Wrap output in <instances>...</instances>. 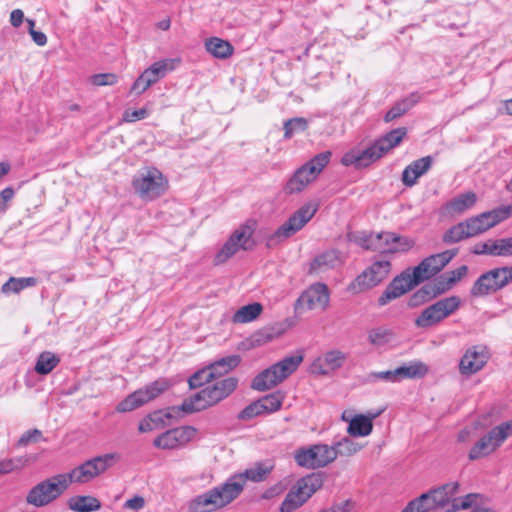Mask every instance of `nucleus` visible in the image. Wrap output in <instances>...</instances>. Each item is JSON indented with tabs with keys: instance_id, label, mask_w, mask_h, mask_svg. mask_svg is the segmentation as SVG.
<instances>
[{
	"instance_id": "1",
	"label": "nucleus",
	"mask_w": 512,
	"mask_h": 512,
	"mask_svg": "<svg viewBox=\"0 0 512 512\" xmlns=\"http://www.w3.org/2000/svg\"><path fill=\"white\" fill-rule=\"evenodd\" d=\"M241 495V484L238 482H225L197 495L188 504L190 512H214L220 510Z\"/></svg>"
},
{
	"instance_id": "2",
	"label": "nucleus",
	"mask_w": 512,
	"mask_h": 512,
	"mask_svg": "<svg viewBox=\"0 0 512 512\" xmlns=\"http://www.w3.org/2000/svg\"><path fill=\"white\" fill-rule=\"evenodd\" d=\"M237 385L238 380L235 377H227L216 381L185 399L179 409L185 413L205 410L227 398L236 389Z\"/></svg>"
},
{
	"instance_id": "3",
	"label": "nucleus",
	"mask_w": 512,
	"mask_h": 512,
	"mask_svg": "<svg viewBox=\"0 0 512 512\" xmlns=\"http://www.w3.org/2000/svg\"><path fill=\"white\" fill-rule=\"evenodd\" d=\"M303 359L302 351L286 356L256 375L252 380L251 388L260 392L272 389L293 374Z\"/></svg>"
},
{
	"instance_id": "4",
	"label": "nucleus",
	"mask_w": 512,
	"mask_h": 512,
	"mask_svg": "<svg viewBox=\"0 0 512 512\" xmlns=\"http://www.w3.org/2000/svg\"><path fill=\"white\" fill-rule=\"evenodd\" d=\"M131 185L141 200L150 202L166 192L168 181L156 167H143L133 176Z\"/></svg>"
},
{
	"instance_id": "5",
	"label": "nucleus",
	"mask_w": 512,
	"mask_h": 512,
	"mask_svg": "<svg viewBox=\"0 0 512 512\" xmlns=\"http://www.w3.org/2000/svg\"><path fill=\"white\" fill-rule=\"evenodd\" d=\"M330 157L329 151L322 152L299 167L287 181L284 187L285 193L295 194L303 191L328 165Z\"/></svg>"
},
{
	"instance_id": "6",
	"label": "nucleus",
	"mask_w": 512,
	"mask_h": 512,
	"mask_svg": "<svg viewBox=\"0 0 512 512\" xmlns=\"http://www.w3.org/2000/svg\"><path fill=\"white\" fill-rule=\"evenodd\" d=\"M319 204L310 201L296 210L286 222H284L276 231L267 238V246L272 247L290 238L300 231L316 214Z\"/></svg>"
},
{
	"instance_id": "7",
	"label": "nucleus",
	"mask_w": 512,
	"mask_h": 512,
	"mask_svg": "<svg viewBox=\"0 0 512 512\" xmlns=\"http://www.w3.org/2000/svg\"><path fill=\"white\" fill-rule=\"evenodd\" d=\"M324 476L322 473H311L299 479L288 492L280 506V512H293L301 507L315 492L322 488Z\"/></svg>"
},
{
	"instance_id": "8",
	"label": "nucleus",
	"mask_w": 512,
	"mask_h": 512,
	"mask_svg": "<svg viewBox=\"0 0 512 512\" xmlns=\"http://www.w3.org/2000/svg\"><path fill=\"white\" fill-rule=\"evenodd\" d=\"M119 458V454L117 453H107L96 456L86 460L65 474L70 485L72 483L85 484L106 472Z\"/></svg>"
},
{
	"instance_id": "9",
	"label": "nucleus",
	"mask_w": 512,
	"mask_h": 512,
	"mask_svg": "<svg viewBox=\"0 0 512 512\" xmlns=\"http://www.w3.org/2000/svg\"><path fill=\"white\" fill-rule=\"evenodd\" d=\"M70 486L66 474H57L35 485L27 494L26 501L35 507L48 505Z\"/></svg>"
},
{
	"instance_id": "10",
	"label": "nucleus",
	"mask_w": 512,
	"mask_h": 512,
	"mask_svg": "<svg viewBox=\"0 0 512 512\" xmlns=\"http://www.w3.org/2000/svg\"><path fill=\"white\" fill-rule=\"evenodd\" d=\"M512 283V266L493 268L481 274L471 288V295L484 297L505 288Z\"/></svg>"
},
{
	"instance_id": "11",
	"label": "nucleus",
	"mask_w": 512,
	"mask_h": 512,
	"mask_svg": "<svg viewBox=\"0 0 512 512\" xmlns=\"http://www.w3.org/2000/svg\"><path fill=\"white\" fill-rule=\"evenodd\" d=\"M512 435V419L502 422L482 436L470 449L469 459L478 460L496 451Z\"/></svg>"
},
{
	"instance_id": "12",
	"label": "nucleus",
	"mask_w": 512,
	"mask_h": 512,
	"mask_svg": "<svg viewBox=\"0 0 512 512\" xmlns=\"http://www.w3.org/2000/svg\"><path fill=\"white\" fill-rule=\"evenodd\" d=\"M459 296L453 295L426 307L415 320L418 328H429L437 325L454 314L461 307Z\"/></svg>"
},
{
	"instance_id": "13",
	"label": "nucleus",
	"mask_w": 512,
	"mask_h": 512,
	"mask_svg": "<svg viewBox=\"0 0 512 512\" xmlns=\"http://www.w3.org/2000/svg\"><path fill=\"white\" fill-rule=\"evenodd\" d=\"M253 233L254 230L250 225L243 224L238 227L215 255L214 263L216 265L225 263L239 250H251L255 245L252 239Z\"/></svg>"
},
{
	"instance_id": "14",
	"label": "nucleus",
	"mask_w": 512,
	"mask_h": 512,
	"mask_svg": "<svg viewBox=\"0 0 512 512\" xmlns=\"http://www.w3.org/2000/svg\"><path fill=\"white\" fill-rule=\"evenodd\" d=\"M170 387V381L165 378H160L154 382L146 385L144 388L138 389L128 395L118 405L116 410L118 412L133 411L149 401L157 398Z\"/></svg>"
},
{
	"instance_id": "15",
	"label": "nucleus",
	"mask_w": 512,
	"mask_h": 512,
	"mask_svg": "<svg viewBox=\"0 0 512 512\" xmlns=\"http://www.w3.org/2000/svg\"><path fill=\"white\" fill-rule=\"evenodd\" d=\"M391 264L387 260L376 261L359 274L348 286L352 294H360L384 281L390 272Z\"/></svg>"
},
{
	"instance_id": "16",
	"label": "nucleus",
	"mask_w": 512,
	"mask_h": 512,
	"mask_svg": "<svg viewBox=\"0 0 512 512\" xmlns=\"http://www.w3.org/2000/svg\"><path fill=\"white\" fill-rule=\"evenodd\" d=\"M511 215L512 206H502L471 217L466 220V223L472 234V237H474L496 226L500 222L509 218Z\"/></svg>"
},
{
	"instance_id": "17",
	"label": "nucleus",
	"mask_w": 512,
	"mask_h": 512,
	"mask_svg": "<svg viewBox=\"0 0 512 512\" xmlns=\"http://www.w3.org/2000/svg\"><path fill=\"white\" fill-rule=\"evenodd\" d=\"M457 254V250H446L423 259L414 269V282H423L440 272Z\"/></svg>"
},
{
	"instance_id": "18",
	"label": "nucleus",
	"mask_w": 512,
	"mask_h": 512,
	"mask_svg": "<svg viewBox=\"0 0 512 512\" xmlns=\"http://www.w3.org/2000/svg\"><path fill=\"white\" fill-rule=\"evenodd\" d=\"M428 372V367L422 362H414L408 366H400L394 370L372 372L369 374V381L382 380L385 382H398L405 378L422 377Z\"/></svg>"
},
{
	"instance_id": "19",
	"label": "nucleus",
	"mask_w": 512,
	"mask_h": 512,
	"mask_svg": "<svg viewBox=\"0 0 512 512\" xmlns=\"http://www.w3.org/2000/svg\"><path fill=\"white\" fill-rule=\"evenodd\" d=\"M415 280L414 274L409 271H404L400 275L396 276L378 298V305L385 306L392 300L397 299L410 291L414 286L420 283L414 282Z\"/></svg>"
},
{
	"instance_id": "20",
	"label": "nucleus",
	"mask_w": 512,
	"mask_h": 512,
	"mask_svg": "<svg viewBox=\"0 0 512 512\" xmlns=\"http://www.w3.org/2000/svg\"><path fill=\"white\" fill-rule=\"evenodd\" d=\"M195 433L196 430L191 426L173 428L158 436L153 445L161 449H175L191 441Z\"/></svg>"
},
{
	"instance_id": "21",
	"label": "nucleus",
	"mask_w": 512,
	"mask_h": 512,
	"mask_svg": "<svg viewBox=\"0 0 512 512\" xmlns=\"http://www.w3.org/2000/svg\"><path fill=\"white\" fill-rule=\"evenodd\" d=\"M383 155V148H380L377 143L374 142L366 149H352L346 152L341 158V163L344 166H355L356 168H363L377 161Z\"/></svg>"
},
{
	"instance_id": "22",
	"label": "nucleus",
	"mask_w": 512,
	"mask_h": 512,
	"mask_svg": "<svg viewBox=\"0 0 512 512\" xmlns=\"http://www.w3.org/2000/svg\"><path fill=\"white\" fill-rule=\"evenodd\" d=\"M452 288L451 284L448 283L447 277L442 274L436 278L433 282L425 284L422 288L417 290L409 300L408 305L410 307H416L424 302H427Z\"/></svg>"
},
{
	"instance_id": "23",
	"label": "nucleus",
	"mask_w": 512,
	"mask_h": 512,
	"mask_svg": "<svg viewBox=\"0 0 512 512\" xmlns=\"http://www.w3.org/2000/svg\"><path fill=\"white\" fill-rule=\"evenodd\" d=\"M488 352L485 346L475 345L466 350L459 363V370L463 375H471L481 370L488 361Z\"/></svg>"
},
{
	"instance_id": "24",
	"label": "nucleus",
	"mask_w": 512,
	"mask_h": 512,
	"mask_svg": "<svg viewBox=\"0 0 512 512\" xmlns=\"http://www.w3.org/2000/svg\"><path fill=\"white\" fill-rule=\"evenodd\" d=\"M298 302L305 305L307 309H326L329 304V290L323 283L312 284L299 297Z\"/></svg>"
},
{
	"instance_id": "25",
	"label": "nucleus",
	"mask_w": 512,
	"mask_h": 512,
	"mask_svg": "<svg viewBox=\"0 0 512 512\" xmlns=\"http://www.w3.org/2000/svg\"><path fill=\"white\" fill-rule=\"evenodd\" d=\"M396 240V234L391 232L370 233L364 235L361 243H358L366 250L379 253H393V243Z\"/></svg>"
},
{
	"instance_id": "26",
	"label": "nucleus",
	"mask_w": 512,
	"mask_h": 512,
	"mask_svg": "<svg viewBox=\"0 0 512 512\" xmlns=\"http://www.w3.org/2000/svg\"><path fill=\"white\" fill-rule=\"evenodd\" d=\"M346 358V354L340 350L328 351L313 362L312 370L317 374L327 375L342 367Z\"/></svg>"
},
{
	"instance_id": "27",
	"label": "nucleus",
	"mask_w": 512,
	"mask_h": 512,
	"mask_svg": "<svg viewBox=\"0 0 512 512\" xmlns=\"http://www.w3.org/2000/svg\"><path fill=\"white\" fill-rule=\"evenodd\" d=\"M273 465L266 463H256L254 466L246 469L243 473L234 474L228 478L229 482H238L241 484V493L244 490L247 480L252 482H262L272 472Z\"/></svg>"
},
{
	"instance_id": "28",
	"label": "nucleus",
	"mask_w": 512,
	"mask_h": 512,
	"mask_svg": "<svg viewBox=\"0 0 512 512\" xmlns=\"http://www.w3.org/2000/svg\"><path fill=\"white\" fill-rule=\"evenodd\" d=\"M433 163L432 156H425L410 163L402 173V182L407 187L417 183L419 177L428 172Z\"/></svg>"
},
{
	"instance_id": "29",
	"label": "nucleus",
	"mask_w": 512,
	"mask_h": 512,
	"mask_svg": "<svg viewBox=\"0 0 512 512\" xmlns=\"http://www.w3.org/2000/svg\"><path fill=\"white\" fill-rule=\"evenodd\" d=\"M174 60L163 59L153 63L149 68L144 70L142 75L146 79L147 86H151L159 79L163 78L168 71L174 69Z\"/></svg>"
},
{
	"instance_id": "30",
	"label": "nucleus",
	"mask_w": 512,
	"mask_h": 512,
	"mask_svg": "<svg viewBox=\"0 0 512 512\" xmlns=\"http://www.w3.org/2000/svg\"><path fill=\"white\" fill-rule=\"evenodd\" d=\"M380 413L367 417L364 415L354 416L348 425L347 432L352 437H365L368 436L373 429L372 418L377 417Z\"/></svg>"
},
{
	"instance_id": "31",
	"label": "nucleus",
	"mask_w": 512,
	"mask_h": 512,
	"mask_svg": "<svg viewBox=\"0 0 512 512\" xmlns=\"http://www.w3.org/2000/svg\"><path fill=\"white\" fill-rule=\"evenodd\" d=\"M67 505L74 512H94L101 508V502L90 495L73 496L68 500Z\"/></svg>"
},
{
	"instance_id": "32",
	"label": "nucleus",
	"mask_w": 512,
	"mask_h": 512,
	"mask_svg": "<svg viewBox=\"0 0 512 512\" xmlns=\"http://www.w3.org/2000/svg\"><path fill=\"white\" fill-rule=\"evenodd\" d=\"M205 48L213 57L218 59H227L234 52V47L229 41L218 37L206 39Z\"/></svg>"
},
{
	"instance_id": "33",
	"label": "nucleus",
	"mask_w": 512,
	"mask_h": 512,
	"mask_svg": "<svg viewBox=\"0 0 512 512\" xmlns=\"http://www.w3.org/2000/svg\"><path fill=\"white\" fill-rule=\"evenodd\" d=\"M457 490V483H449L429 492L436 508H444L456 494Z\"/></svg>"
},
{
	"instance_id": "34",
	"label": "nucleus",
	"mask_w": 512,
	"mask_h": 512,
	"mask_svg": "<svg viewBox=\"0 0 512 512\" xmlns=\"http://www.w3.org/2000/svg\"><path fill=\"white\" fill-rule=\"evenodd\" d=\"M294 459L300 467L308 469L319 468L317 465L318 459L315 445L297 449L294 454Z\"/></svg>"
},
{
	"instance_id": "35",
	"label": "nucleus",
	"mask_w": 512,
	"mask_h": 512,
	"mask_svg": "<svg viewBox=\"0 0 512 512\" xmlns=\"http://www.w3.org/2000/svg\"><path fill=\"white\" fill-rule=\"evenodd\" d=\"M60 363V357L51 351H43L37 357L35 371L40 375L49 374Z\"/></svg>"
},
{
	"instance_id": "36",
	"label": "nucleus",
	"mask_w": 512,
	"mask_h": 512,
	"mask_svg": "<svg viewBox=\"0 0 512 512\" xmlns=\"http://www.w3.org/2000/svg\"><path fill=\"white\" fill-rule=\"evenodd\" d=\"M263 310V306L254 302L239 308L233 315L232 321L234 323H249L258 318Z\"/></svg>"
},
{
	"instance_id": "37",
	"label": "nucleus",
	"mask_w": 512,
	"mask_h": 512,
	"mask_svg": "<svg viewBox=\"0 0 512 512\" xmlns=\"http://www.w3.org/2000/svg\"><path fill=\"white\" fill-rule=\"evenodd\" d=\"M406 133L407 130L404 127L393 129L375 142L380 148H383V154L385 155L401 143Z\"/></svg>"
},
{
	"instance_id": "38",
	"label": "nucleus",
	"mask_w": 512,
	"mask_h": 512,
	"mask_svg": "<svg viewBox=\"0 0 512 512\" xmlns=\"http://www.w3.org/2000/svg\"><path fill=\"white\" fill-rule=\"evenodd\" d=\"M37 282L38 281L35 277H23V278L10 277L8 279V281L2 285L1 291L4 294H9V293L18 294L26 288L36 286Z\"/></svg>"
},
{
	"instance_id": "39",
	"label": "nucleus",
	"mask_w": 512,
	"mask_h": 512,
	"mask_svg": "<svg viewBox=\"0 0 512 512\" xmlns=\"http://www.w3.org/2000/svg\"><path fill=\"white\" fill-rule=\"evenodd\" d=\"M477 197L474 192H466L452 199L447 208L454 213H462L476 203Z\"/></svg>"
},
{
	"instance_id": "40",
	"label": "nucleus",
	"mask_w": 512,
	"mask_h": 512,
	"mask_svg": "<svg viewBox=\"0 0 512 512\" xmlns=\"http://www.w3.org/2000/svg\"><path fill=\"white\" fill-rule=\"evenodd\" d=\"M470 237H472V234L466 221H464L452 226L446 231L443 235V241L447 244H453Z\"/></svg>"
},
{
	"instance_id": "41",
	"label": "nucleus",
	"mask_w": 512,
	"mask_h": 512,
	"mask_svg": "<svg viewBox=\"0 0 512 512\" xmlns=\"http://www.w3.org/2000/svg\"><path fill=\"white\" fill-rule=\"evenodd\" d=\"M436 509L430 492L424 493L418 498L410 501L402 512H429Z\"/></svg>"
},
{
	"instance_id": "42",
	"label": "nucleus",
	"mask_w": 512,
	"mask_h": 512,
	"mask_svg": "<svg viewBox=\"0 0 512 512\" xmlns=\"http://www.w3.org/2000/svg\"><path fill=\"white\" fill-rule=\"evenodd\" d=\"M478 498V494H468L462 499H454L452 503V508L448 509V511L451 512L457 511L459 509L472 508L471 512H496L490 508L480 507L477 505L474 506Z\"/></svg>"
},
{
	"instance_id": "43",
	"label": "nucleus",
	"mask_w": 512,
	"mask_h": 512,
	"mask_svg": "<svg viewBox=\"0 0 512 512\" xmlns=\"http://www.w3.org/2000/svg\"><path fill=\"white\" fill-rule=\"evenodd\" d=\"M241 361L240 356L238 355H229L223 357L211 365H209L212 372H216V378L222 376L223 374L228 373L230 370L234 369L239 365Z\"/></svg>"
},
{
	"instance_id": "44",
	"label": "nucleus",
	"mask_w": 512,
	"mask_h": 512,
	"mask_svg": "<svg viewBox=\"0 0 512 512\" xmlns=\"http://www.w3.org/2000/svg\"><path fill=\"white\" fill-rule=\"evenodd\" d=\"M335 452L338 456L350 457L362 449V445L352 440L350 437H343L333 442Z\"/></svg>"
},
{
	"instance_id": "45",
	"label": "nucleus",
	"mask_w": 512,
	"mask_h": 512,
	"mask_svg": "<svg viewBox=\"0 0 512 512\" xmlns=\"http://www.w3.org/2000/svg\"><path fill=\"white\" fill-rule=\"evenodd\" d=\"M338 260L335 251H327L318 255L310 264V272H318L322 269L334 267Z\"/></svg>"
},
{
	"instance_id": "46",
	"label": "nucleus",
	"mask_w": 512,
	"mask_h": 512,
	"mask_svg": "<svg viewBox=\"0 0 512 512\" xmlns=\"http://www.w3.org/2000/svg\"><path fill=\"white\" fill-rule=\"evenodd\" d=\"M283 400L284 395L280 391L273 392L258 399V401L261 404V409L263 413L276 412L281 408Z\"/></svg>"
},
{
	"instance_id": "47",
	"label": "nucleus",
	"mask_w": 512,
	"mask_h": 512,
	"mask_svg": "<svg viewBox=\"0 0 512 512\" xmlns=\"http://www.w3.org/2000/svg\"><path fill=\"white\" fill-rule=\"evenodd\" d=\"M393 336V331L386 327H377L368 331V341L374 346H383L389 343Z\"/></svg>"
},
{
	"instance_id": "48",
	"label": "nucleus",
	"mask_w": 512,
	"mask_h": 512,
	"mask_svg": "<svg viewBox=\"0 0 512 512\" xmlns=\"http://www.w3.org/2000/svg\"><path fill=\"white\" fill-rule=\"evenodd\" d=\"M216 379V372H212L210 367H206L195 372L188 380L191 389H196Z\"/></svg>"
},
{
	"instance_id": "49",
	"label": "nucleus",
	"mask_w": 512,
	"mask_h": 512,
	"mask_svg": "<svg viewBox=\"0 0 512 512\" xmlns=\"http://www.w3.org/2000/svg\"><path fill=\"white\" fill-rule=\"evenodd\" d=\"M284 138L290 139L295 134L304 132L308 128V121L303 117H295L284 122Z\"/></svg>"
},
{
	"instance_id": "50",
	"label": "nucleus",
	"mask_w": 512,
	"mask_h": 512,
	"mask_svg": "<svg viewBox=\"0 0 512 512\" xmlns=\"http://www.w3.org/2000/svg\"><path fill=\"white\" fill-rule=\"evenodd\" d=\"M315 446L318 459L317 465L319 468L326 467L337 458L333 444L331 446L327 444H316Z\"/></svg>"
},
{
	"instance_id": "51",
	"label": "nucleus",
	"mask_w": 512,
	"mask_h": 512,
	"mask_svg": "<svg viewBox=\"0 0 512 512\" xmlns=\"http://www.w3.org/2000/svg\"><path fill=\"white\" fill-rule=\"evenodd\" d=\"M27 461L28 459L25 456L0 460V475L9 474L24 468Z\"/></svg>"
},
{
	"instance_id": "52",
	"label": "nucleus",
	"mask_w": 512,
	"mask_h": 512,
	"mask_svg": "<svg viewBox=\"0 0 512 512\" xmlns=\"http://www.w3.org/2000/svg\"><path fill=\"white\" fill-rule=\"evenodd\" d=\"M471 253L475 255L496 256V239H488L485 242L475 244L471 249Z\"/></svg>"
},
{
	"instance_id": "53",
	"label": "nucleus",
	"mask_w": 512,
	"mask_h": 512,
	"mask_svg": "<svg viewBox=\"0 0 512 512\" xmlns=\"http://www.w3.org/2000/svg\"><path fill=\"white\" fill-rule=\"evenodd\" d=\"M496 256H512V237L496 239Z\"/></svg>"
},
{
	"instance_id": "54",
	"label": "nucleus",
	"mask_w": 512,
	"mask_h": 512,
	"mask_svg": "<svg viewBox=\"0 0 512 512\" xmlns=\"http://www.w3.org/2000/svg\"><path fill=\"white\" fill-rule=\"evenodd\" d=\"M264 414L258 400L245 407L239 414L240 420H250L258 415Z\"/></svg>"
},
{
	"instance_id": "55",
	"label": "nucleus",
	"mask_w": 512,
	"mask_h": 512,
	"mask_svg": "<svg viewBox=\"0 0 512 512\" xmlns=\"http://www.w3.org/2000/svg\"><path fill=\"white\" fill-rule=\"evenodd\" d=\"M118 77L113 73H99L91 77V83L96 86L114 85Z\"/></svg>"
},
{
	"instance_id": "56",
	"label": "nucleus",
	"mask_w": 512,
	"mask_h": 512,
	"mask_svg": "<svg viewBox=\"0 0 512 512\" xmlns=\"http://www.w3.org/2000/svg\"><path fill=\"white\" fill-rule=\"evenodd\" d=\"M393 244V253H397L409 251L414 247L415 242L411 238L396 235V240Z\"/></svg>"
},
{
	"instance_id": "57",
	"label": "nucleus",
	"mask_w": 512,
	"mask_h": 512,
	"mask_svg": "<svg viewBox=\"0 0 512 512\" xmlns=\"http://www.w3.org/2000/svg\"><path fill=\"white\" fill-rule=\"evenodd\" d=\"M147 116L148 110L146 108H140L137 110H126L123 113V121L136 122L145 119Z\"/></svg>"
},
{
	"instance_id": "58",
	"label": "nucleus",
	"mask_w": 512,
	"mask_h": 512,
	"mask_svg": "<svg viewBox=\"0 0 512 512\" xmlns=\"http://www.w3.org/2000/svg\"><path fill=\"white\" fill-rule=\"evenodd\" d=\"M421 99V96L417 92H413L409 94L407 97L401 99L400 101L396 102L400 108L406 113L409 111L413 106H415Z\"/></svg>"
},
{
	"instance_id": "59",
	"label": "nucleus",
	"mask_w": 512,
	"mask_h": 512,
	"mask_svg": "<svg viewBox=\"0 0 512 512\" xmlns=\"http://www.w3.org/2000/svg\"><path fill=\"white\" fill-rule=\"evenodd\" d=\"M467 272L468 267L466 265H462L455 270L444 273V275L447 277L448 283L453 286L458 281H460L467 274Z\"/></svg>"
},
{
	"instance_id": "60",
	"label": "nucleus",
	"mask_w": 512,
	"mask_h": 512,
	"mask_svg": "<svg viewBox=\"0 0 512 512\" xmlns=\"http://www.w3.org/2000/svg\"><path fill=\"white\" fill-rule=\"evenodd\" d=\"M161 420V417H160V414L159 413H154V414H151L149 415L147 418H144L140 423H139V431L141 433H145V432H150L154 429V423L158 422Z\"/></svg>"
},
{
	"instance_id": "61",
	"label": "nucleus",
	"mask_w": 512,
	"mask_h": 512,
	"mask_svg": "<svg viewBox=\"0 0 512 512\" xmlns=\"http://www.w3.org/2000/svg\"><path fill=\"white\" fill-rule=\"evenodd\" d=\"M14 195L15 191L12 187H6L0 192V213L7 210V202L12 200Z\"/></svg>"
},
{
	"instance_id": "62",
	"label": "nucleus",
	"mask_w": 512,
	"mask_h": 512,
	"mask_svg": "<svg viewBox=\"0 0 512 512\" xmlns=\"http://www.w3.org/2000/svg\"><path fill=\"white\" fill-rule=\"evenodd\" d=\"M42 435L41 431L38 429H31L26 431L19 439L18 444L21 446H26L31 441H36Z\"/></svg>"
},
{
	"instance_id": "63",
	"label": "nucleus",
	"mask_w": 512,
	"mask_h": 512,
	"mask_svg": "<svg viewBox=\"0 0 512 512\" xmlns=\"http://www.w3.org/2000/svg\"><path fill=\"white\" fill-rule=\"evenodd\" d=\"M284 486L282 485V483H276L275 485L269 487L268 489H266L262 495H261V498L262 499H265V500H269V499H272V498H275L277 496H279L283 491H284Z\"/></svg>"
},
{
	"instance_id": "64",
	"label": "nucleus",
	"mask_w": 512,
	"mask_h": 512,
	"mask_svg": "<svg viewBox=\"0 0 512 512\" xmlns=\"http://www.w3.org/2000/svg\"><path fill=\"white\" fill-rule=\"evenodd\" d=\"M274 334L267 329L261 330L253 335V342L257 344L269 342L273 340Z\"/></svg>"
}]
</instances>
